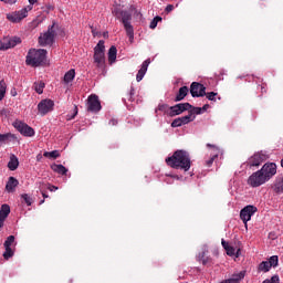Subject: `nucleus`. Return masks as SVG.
<instances>
[{
    "instance_id": "nucleus-1",
    "label": "nucleus",
    "mask_w": 283,
    "mask_h": 283,
    "mask_svg": "<svg viewBox=\"0 0 283 283\" xmlns=\"http://www.w3.org/2000/svg\"><path fill=\"white\" fill-rule=\"evenodd\" d=\"M166 164L171 169H181L182 171H189L191 169V156L187 150H176L172 156L166 158Z\"/></svg>"
},
{
    "instance_id": "nucleus-2",
    "label": "nucleus",
    "mask_w": 283,
    "mask_h": 283,
    "mask_svg": "<svg viewBox=\"0 0 283 283\" xmlns=\"http://www.w3.org/2000/svg\"><path fill=\"white\" fill-rule=\"evenodd\" d=\"M45 59H48V50L30 49L25 57V63L30 67H40V65H43Z\"/></svg>"
},
{
    "instance_id": "nucleus-3",
    "label": "nucleus",
    "mask_w": 283,
    "mask_h": 283,
    "mask_svg": "<svg viewBox=\"0 0 283 283\" xmlns=\"http://www.w3.org/2000/svg\"><path fill=\"white\" fill-rule=\"evenodd\" d=\"M55 25L56 23L53 22L52 25H49L48 31L39 36V44L42 48L54 44V39L56 38V30L54 29Z\"/></svg>"
},
{
    "instance_id": "nucleus-4",
    "label": "nucleus",
    "mask_w": 283,
    "mask_h": 283,
    "mask_svg": "<svg viewBox=\"0 0 283 283\" xmlns=\"http://www.w3.org/2000/svg\"><path fill=\"white\" fill-rule=\"evenodd\" d=\"M94 63L97 67H105V41L99 40L96 46L94 48Z\"/></svg>"
},
{
    "instance_id": "nucleus-5",
    "label": "nucleus",
    "mask_w": 283,
    "mask_h": 283,
    "mask_svg": "<svg viewBox=\"0 0 283 283\" xmlns=\"http://www.w3.org/2000/svg\"><path fill=\"white\" fill-rule=\"evenodd\" d=\"M122 23L126 30L130 43H134V27L132 25V13L129 11H120Z\"/></svg>"
},
{
    "instance_id": "nucleus-6",
    "label": "nucleus",
    "mask_w": 283,
    "mask_h": 283,
    "mask_svg": "<svg viewBox=\"0 0 283 283\" xmlns=\"http://www.w3.org/2000/svg\"><path fill=\"white\" fill-rule=\"evenodd\" d=\"M265 182H269L266 177H264V174H262V170H258L253 172L249 178H248V185L250 187H262V185H265Z\"/></svg>"
},
{
    "instance_id": "nucleus-7",
    "label": "nucleus",
    "mask_w": 283,
    "mask_h": 283,
    "mask_svg": "<svg viewBox=\"0 0 283 283\" xmlns=\"http://www.w3.org/2000/svg\"><path fill=\"white\" fill-rule=\"evenodd\" d=\"M13 127L17 129L22 136H27L28 138H31V136H34V128L30 127L28 124L17 119L13 122Z\"/></svg>"
},
{
    "instance_id": "nucleus-8",
    "label": "nucleus",
    "mask_w": 283,
    "mask_h": 283,
    "mask_svg": "<svg viewBox=\"0 0 283 283\" xmlns=\"http://www.w3.org/2000/svg\"><path fill=\"white\" fill-rule=\"evenodd\" d=\"M30 10H32V7H25L19 11H15L11 14L7 15V19L9 21H11L12 23H20V21H23V19H25V17H28V12H30Z\"/></svg>"
},
{
    "instance_id": "nucleus-9",
    "label": "nucleus",
    "mask_w": 283,
    "mask_h": 283,
    "mask_svg": "<svg viewBox=\"0 0 283 283\" xmlns=\"http://www.w3.org/2000/svg\"><path fill=\"white\" fill-rule=\"evenodd\" d=\"M190 94L192 98H200L202 96H207V87L198 82H192L190 85Z\"/></svg>"
},
{
    "instance_id": "nucleus-10",
    "label": "nucleus",
    "mask_w": 283,
    "mask_h": 283,
    "mask_svg": "<svg viewBox=\"0 0 283 283\" xmlns=\"http://www.w3.org/2000/svg\"><path fill=\"white\" fill-rule=\"evenodd\" d=\"M260 171L263 174L264 178L268 179V181L277 174V165L275 163H266L262 166Z\"/></svg>"
},
{
    "instance_id": "nucleus-11",
    "label": "nucleus",
    "mask_w": 283,
    "mask_h": 283,
    "mask_svg": "<svg viewBox=\"0 0 283 283\" xmlns=\"http://www.w3.org/2000/svg\"><path fill=\"white\" fill-rule=\"evenodd\" d=\"M258 212V208L255 206H247L240 211V219L244 223L245 227H248L247 222L251 220V217H253Z\"/></svg>"
},
{
    "instance_id": "nucleus-12",
    "label": "nucleus",
    "mask_w": 283,
    "mask_h": 283,
    "mask_svg": "<svg viewBox=\"0 0 283 283\" xmlns=\"http://www.w3.org/2000/svg\"><path fill=\"white\" fill-rule=\"evenodd\" d=\"M265 160H269V156L264 153H256L252 157L248 159V166L249 167H260L262 163Z\"/></svg>"
},
{
    "instance_id": "nucleus-13",
    "label": "nucleus",
    "mask_w": 283,
    "mask_h": 283,
    "mask_svg": "<svg viewBox=\"0 0 283 283\" xmlns=\"http://www.w3.org/2000/svg\"><path fill=\"white\" fill-rule=\"evenodd\" d=\"M54 109V101L52 99H42L38 104V111L41 116H45V114H50Z\"/></svg>"
},
{
    "instance_id": "nucleus-14",
    "label": "nucleus",
    "mask_w": 283,
    "mask_h": 283,
    "mask_svg": "<svg viewBox=\"0 0 283 283\" xmlns=\"http://www.w3.org/2000/svg\"><path fill=\"white\" fill-rule=\"evenodd\" d=\"M102 106H101V101L96 95H91L88 96L87 99V112H93V114H96L101 112Z\"/></svg>"
},
{
    "instance_id": "nucleus-15",
    "label": "nucleus",
    "mask_w": 283,
    "mask_h": 283,
    "mask_svg": "<svg viewBox=\"0 0 283 283\" xmlns=\"http://www.w3.org/2000/svg\"><path fill=\"white\" fill-rule=\"evenodd\" d=\"M191 107V104L189 103H180L176 104L175 106H170V113L169 116H180L184 112H189V108Z\"/></svg>"
},
{
    "instance_id": "nucleus-16",
    "label": "nucleus",
    "mask_w": 283,
    "mask_h": 283,
    "mask_svg": "<svg viewBox=\"0 0 283 283\" xmlns=\"http://www.w3.org/2000/svg\"><path fill=\"white\" fill-rule=\"evenodd\" d=\"M19 43H21V38L4 39L3 41H0V50L17 48Z\"/></svg>"
},
{
    "instance_id": "nucleus-17",
    "label": "nucleus",
    "mask_w": 283,
    "mask_h": 283,
    "mask_svg": "<svg viewBox=\"0 0 283 283\" xmlns=\"http://www.w3.org/2000/svg\"><path fill=\"white\" fill-rule=\"evenodd\" d=\"M151 63V60L147 59L143 62L142 67L139 69L137 75H136V81L137 83H140L143 78H145V74H147V67H149V64Z\"/></svg>"
},
{
    "instance_id": "nucleus-18",
    "label": "nucleus",
    "mask_w": 283,
    "mask_h": 283,
    "mask_svg": "<svg viewBox=\"0 0 283 283\" xmlns=\"http://www.w3.org/2000/svg\"><path fill=\"white\" fill-rule=\"evenodd\" d=\"M17 187H19V180L14 177H9L6 185V190L8 193H14Z\"/></svg>"
},
{
    "instance_id": "nucleus-19",
    "label": "nucleus",
    "mask_w": 283,
    "mask_h": 283,
    "mask_svg": "<svg viewBox=\"0 0 283 283\" xmlns=\"http://www.w3.org/2000/svg\"><path fill=\"white\" fill-rule=\"evenodd\" d=\"M189 94V87L181 86L175 97V103H178L180 101H185V97Z\"/></svg>"
},
{
    "instance_id": "nucleus-20",
    "label": "nucleus",
    "mask_w": 283,
    "mask_h": 283,
    "mask_svg": "<svg viewBox=\"0 0 283 283\" xmlns=\"http://www.w3.org/2000/svg\"><path fill=\"white\" fill-rule=\"evenodd\" d=\"M8 168L10 169V171H17V169H19V158L17 157V155L10 156Z\"/></svg>"
},
{
    "instance_id": "nucleus-21",
    "label": "nucleus",
    "mask_w": 283,
    "mask_h": 283,
    "mask_svg": "<svg viewBox=\"0 0 283 283\" xmlns=\"http://www.w3.org/2000/svg\"><path fill=\"white\" fill-rule=\"evenodd\" d=\"M52 171L55 174H60V176H66L67 175V168L61 164H53L51 166Z\"/></svg>"
},
{
    "instance_id": "nucleus-22",
    "label": "nucleus",
    "mask_w": 283,
    "mask_h": 283,
    "mask_svg": "<svg viewBox=\"0 0 283 283\" xmlns=\"http://www.w3.org/2000/svg\"><path fill=\"white\" fill-rule=\"evenodd\" d=\"M76 76V71L74 69H71L69 72L64 74V83H72Z\"/></svg>"
},
{
    "instance_id": "nucleus-23",
    "label": "nucleus",
    "mask_w": 283,
    "mask_h": 283,
    "mask_svg": "<svg viewBox=\"0 0 283 283\" xmlns=\"http://www.w3.org/2000/svg\"><path fill=\"white\" fill-rule=\"evenodd\" d=\"M14 138L17 137L12 133L0 134V145H6V143H10Z\"/></svg>"
},
{
    "instance_id": "nucleus-24",
    "label": "nucleus",
    "mask_w": 283,
    "mask_h": 283,
    "mask_svg": "<svg viewBox=\"0 0 283 283\" xmlns=\"http://www.w3.org/2000/svg\"><path fill=\"white\" fill-rule=\"evenodd\" d=\"M273 189L275 193H283V177L275 180Z\"/></svg>"
},
{
    "instance_id": "nucleus-25",
    "label": "nucleus",
    "mask_w": 283,
    "mask_h": 283,
    "mask_svg": "<svg viewBox=\"0 0 283 283\" xmlns=\"http://www.w3.org/2000/svg\"><path fill=\"white\" fill-rule=\"evenodd\" d=\"M118 50L116 49V46H111L108 50V62L115 63L116 62V54H117Z\"/></svg>"
},
{
    "instance_id": "nucleus-26",
    "label": "nucleus",
    "mask_w": 283,
    "mask_h": 283,
    "mask_svg": "<svg viewBox=\"0 0 283 283\" xmlns=\"http://www.w3.org/2000/svg\"><path fill=\"white\" fill-rule=\"evenodd\" d=\"M10 216V206L8 203H3L0 209V218L7 219Z\"/></svg>"
},
{
    "instance_id": "nucleus-27",
    "label": "nucleus",
    "mask_w": 283,
    "mask_h": 283,
    "mask_svg": "<svg viewBox=\"0 0 283 283\" xmlns=\"http://www.w3.org/2000/svg\"><path fill=\"white\" fill-rule=\"evenodd\" d=\"M156 112H164V114H167L169 116V114L171 113V106L167 104H159Z\"/></svg>"
},
{
    "instance_id": "nucleus-28",
    "label": "nucleus",
    "mask_w": 283,
    "mask_h": 283,
    "mask_svg": "<svg viewBox=\"0 0 283 283\" xmlns=\"http://www.w3.org/2000/svg\"><path fill=\"white\" fill-rule=\"evenodd\" d=\"M44 158H61V153L59 150H53V151H44L43 154Z\"/></svg>"
},
{
    "instance_id": "nucleus-29",
    "label": "nucleus",
    "mask_w": 283,
    "mask_h": 283,
    "mask_svg": "<svg viewBox=\"0 0 283 283\" xmlns=\"http://www.w3.org/2000/svg\"><path fill=\"white\" fill-rule=\"evenodd\" d=\"M259 271H263L264 273H269V271H271V265H270L269 261H262L259 264Z\"/></svg>"
},
{
    "instance_id": "nucleus-30",
    "label": "nucleus",
    "mask_w": 283,
    "mask_h": 283,
    "mask_svg": "<svg viewBox=\"0 0 283 283\" xmlns=\"http://www.w3.org/2000/svg\"><path fill=\"white\" fill-rule=\"evenodd\" d=\"M188 112L189 115H191V118H193V116L202 114V108L191 105Z\"/></svg>"
},
{
    "instance_id": "nucleus-31",
    "label": "nucleus",
    "mask_w": 283,
    "mask_h": 283,
    "mask_svg": "<svg viewBox=\"0 0 283 283\" xmlns=\"http://www.w3.org/2000/svg\"><path fill=\"white\" fill-rule=\"evenodd\" d=\"M179 119L181 120V125H189V123H192V120H196V116L191 117V115H186L182 117H179Z\"/></svg>"
},
{
    "instance_id": "nucleus-32",
    "label": "nucleus",
    "mask_w": 283,
    "mask_h": 283,
    "mask_svg": "<svg viewBox=\"0 0 283 283\" xmlns=\"http://www.w3.org/2000/svg\"><path fill=\"white\" fill-rule=\"evenodd\" d=\"M134 96H136V90L134 88V86H130L128 94H126V98L130 103H134V101H136V98Z\"/></svg>"
},
{
    "instance_id": "nucleus-33",
    "label": "nucleus",
    "mask_w": 283,
    "mask_h": 283,
    "mask_svg": "<svg viewBox=\"0 0 283 283\" xmlns=\"http://www.w3.org/2000/svg\"><path fill=\"white\" fill-rule=\"evenodd\" d=\"M160 21H163V18H160V15L155 17L149 24L150 30H156L158 22Z\"/></svg>"
},
{
    "instance_id": "nucleus-34",
    "label": "nucleus",
    "mask_w": 283,
    "mask_h": 283,
    "mask_svg": "<svg viewBox=\"0 0 283 283\" xmlns=\"http://www.w3.org/2000/svg\"><path fill=\"white\" fill-rule=\"evenodd\" d=\"M226 251H227V255H230V256L237 255V258H240V249L237 250L235 252V248L230 245Z\"/></svg>"
},
{
    "instance_id": "nucleus-35",
    "label": "nucleus",
    "mask_w": 283,
    "mask_h": 283,
    "mask_svg": "<svg viewBox=\"0 0 283 283\" xmlns=\"http://www.w3.org/2000/svg\"><path fill=\"white\" fill-rule=\"evenodd\" d=\"M6 81H0V101H3L6 98Z\"/></svg>"
},
{
    "instance_id": "nucleus-36",
    "label": "nucleus",
    "mask_w": 283,
    "mask_h": 283,
    "mask_svg": "<svg viewBox=\"0 0 283 283\" xmlns=\"http://www.w3.org/2000/svg\"><path fill=\"white\" fill-rule=\"evenodd\" d=\"M6 251L3 253V259L4 260H9L10 258L14 256V250H12V248H4Z\"/></svg>"
},
{
    "instance_id": "nucleus-37",
    "label": "nucleus",
    "mask_w": 283,
    "mask_h": 283,
    "mask_svg": "<svg viewBox=\"0 0 283 283\" xmlns=\"http://www.w3.org/2000/svg\"><path fill=\"white\" fill-rule=\"evenodd\" d=\"M44 87H45V83H43V82L34 84V88H35L36 94H43Z\"/></svg>"
},
{
    "instance_id": "nucleus-38",
    "label": "nucleus",
    "mask_w": 283,
    "mask_h": 283,
    "mask_svg": "<svg viewBox=\"0 0 283 283\" xmlns=\"http://www.w3.org/2000/svg\"><path fill=\"white\" fill-rule=\"evenodd\" d=\"M13 244H14V235H9L7 238V240L4 241L3 247L4 248H12Z\"/></svg>"
},
{
    "instance_id": "nucleus-39",
    "label": "nucleus",
    "mask_w": 283,
    "mask_h": 283,
    "mask_svg": "<svg viewBox=\"0 0 283 283\" xmlns=\"http://www.w3.org/2000/svg\"><path fill=\"white\" fill-rule=\"evenodd\" d=\"M22 200L28 205V207H32V197H29L28 193L21 195Z\"/></svg>"
},
{
    "instance_id": "nucleus-40",
    "label": "nucleus",
    "mask_w": 283,
    "mask_h": 283,
    "mask_svg": "<svg viewBox=\"0 0 283 283\" xmlns=\"http://www.w3.org/2000/svg\"><path fill=\"white\" fill-rule=\"evenodd\" d=\"M277 262H279V259H277V255H273L270 258V260L268 261V263L270 264V268L273 266H277Z\"/></svg>"
},
{
    "instance_id": "nucleus-41",
    "label": "nucleus",
    "mask_w": 283,
    "mask_h": 283,
    "mask_svg": "<svg viewBox=\"0 0 283 283\" xmlns=\"http://www.w3.org/2000/svg\"><path fill=\"white\" fill-rule=\"evenodd\" d=\"M78 114V106L75 105L73 108V115H67V120H74V118H76V115Z\"/></svg>"
},
{
    "instance_id": "nucleus-42",
    "label": "nucleus",
    "mask_w": 283,
    "mask_h": 283,
    "mask_svg": "<svg viewBox=\"0 0 283 283\" xmlns=\"http://www.w3.org/2000/svg\"><path fill=\"white\" fill-rule=\"evenodd\" d=\"M171 127H182V122H181L180 117L172 120Z\"/></svg>"
},
{
    "instance_id": "nucleus-43",
    "label": "nucleus",
    "mask_w": 283,
    "mask_h": 283,
    "mask_svg": "<svg viewBox=\"0 0 283 283\" xmlns=\"http://www.w3.org/2000/svg\"><path fill=\"white\" fill-rule=\"evenodd\" d=\"M263 283H280V276L274 275V276L271 277V280L263 281Z\"/></svg>"
},
{
    "instance_id": "nucleus-44",
    "label": "nucleus",
    "mask_w": 283,
    "mask_h": 283,
    "mask_svg": "<svg viewBox=\"0 0 283 283\" xmlns=\"http://www.w3.org/2000/svg\"><path fill=\"white\" fill-rule=\"evenodd\" d=\"M206 96L208 101H216V96H218V93L216 92L206 93Z\"/></svg>"
},
{
    "instance_id": "nucleus-45",
    "label": "nucleus",
    "mask_w": 283,
    "mask_h": 283,
    "mask_svg": "<svg viewBox=\"0 0 283 283\" xmlns=\"http://www.w3.org/2000/svg\"><path fill=\"white\" fill-rule=\"evenodd\" d=\"M207 258V252L202 251L198 254L197 260L198 262H202V260H205Z\"/></svg>"
},
{
    "instance_id": "nucleus-46",
    "label": "nucleus",
    "mask_w": 283,
    "mask_h": 283,
    "mask_svg": "<svg viewBox=\"0 0 283 283\" xmlns=\"http://www.w3.org/2000/svg\"><path fill=\"white\" fill-rule=\"evenodd\" d=\"M216 158H218V155H213L212 157H210V159L206 161L207 167H211Z\"/></svg>"
},
{
    "instance_id": "nucleus-47",
    "label": "nucleus",
    "mask_w": 283,
    "mask_h": 283,
    "mask_svg": "<svg viewBox=\"0 0 283 283\" xmlns=\"http://www.w3.org/2000/svg\"><path fill=\"white\" fill-rule=\"evenodd\" d=\"M45 189H48L49 191H56L59 190V187L48 184L45 185Z\"/></svg>"
},
{
    "instance_id": "nucleus-48",
    "label": "nucleus",
    "mask_w": 283,
    "mask_h": 283,
    "mask_svg": "<svg viewBox=\"0 0 283 283\" xmlns=\"http://www.w3.org/2000/svg\"><path fill=\"white\" fill-rule=\"evenodd\" d=\"M201 263L203 264V266H207V264H211V258L206 256V258L201 261Z\"/></svg>"
},
{
    "instance_id": "nucleus-49",
    "label": "nucleus",
    "mask_w": 283,
    "mask_h": 283,
    "mask_svg": "<svg viewBox=\"0 0 283 283\" xmlns=\"http://www.w3.org/2000/svg\"><path fill=\"white\" fill-rule=\"evenodd\" d=\"M40 192L42 193V198L45 200V198H50V196H48V191H45L43 188H40Z\"/></svg>"
},
{
    "instance_id": "nucleus-50",
    "label": "nucleus",
    "mask_w": 283,
    "mask_h": 283,
    "mask_svg": "<svg viewBox=\"0 0 283 283\" xmlns=\"http://www.w3.org/2000/svg\"><path fill=\"white\" fill-rule=\"evenodd\" d=\"M221 244H222L223 249H226V251L231 247V245H229V242L224 241V239H222Z\"/></svg>"
},
{
    "instance_id": "nucleus-51",
    "label": "nucleus",
    "mask_w": 283,
    "mask_h": 283,
    "mask_svg": "<svg viewBox=\"0 0 283 283\" xmlns=\"http://www.w3.org/2000/svg\"><path fill=\"white\" fill-rule=\"evenodd\" d=\"M261 94H266V84L260 85Z\"/></svg>"
},
{
    "instance_id": "nucleus-52",
    "label": "nucleus",
    "mask_w": 283,
    "mask_h": 283,
    "mask_svg": "<svg viewBox=\"0 0 283 283\" xmlns=\"http://www.w3.org/2000/svg\"><path fill=\"white\" fill-rule=\"evenodd\" d=\"M209 107H210L209 104H206L202 107H200L201 114H205V112H207V109H209Z\"/></svg>"
},
{
    "instance_id": "nucleus-53",
    "label": "nucleus",
    "mask_w": 283,
    "mask_h": 283,
    "mask_svg": "<svg viewBox=\"0 0 283 283\" xmlns=\"http://www.w3.org/2000/svg\"><path fill=\"white\" fill-rule=\"evenodd\" d=\"M166 12H174V4H168L166 7Z\"/></svg>"
},
{
    "instance_id": "nucleus-54",
    "label": "nucleus",
    "mask_w": 283,
    "mask_h": 283,
    "mask_svg": "<svg viewBox=\"0 0 283 283\" xmlns=\"http://www.w3.org/2000/svg\"><path fill=\"white\" fill-rule=\"evenodd\" d=\"M36 160H38V163H41V160H43V155L38 154L36 155Z\"/></svg>"
},
{
    "instance_id": "nucleus-55",
    "label": "nucleus",
    "mask_w": 283,
    "mask_h": 283,
    "mask_svg": "<svg viewBox=\"0 0 283 283\" xmlns=\"http://www.w3.org/2000/svg\"><path fill=\"white\" fill-rule=\"evenodd\" d=\"M4 222H6V219L0 217V229H3Z\"/></svg>"
},
{
    "instance_id": "nucleus-56",
    "label": "nucleus",
    "mask_w": 283,
    "mask_h": 283,
    "mask_svg": "<svg viewBox=\"0 0 283 283\" xmlns=\"http://www.w3.org/2000/svg\"><path fill=\"white\" fill-rule=\"evenodd\" d=\"M3 1L4 3H14V0H0Z\"/></svg>"
},
{
    "instance_id": "nucleus-57",
    "label": "nucleus",
    "mask_w": 283,
    "mask_h": 283,
    "mask_svg": "<svg viewBox=\"0 0 283 283\" xmlns=\"http://www.w3.org/2000/svg\"><path fill=\"white\" fill-rule=\"evenodd\" d=\"M207 147H211L212 149H218V147H216V145H211V144H207Z\"/></svg>"
},
{
    "instance_id": "nucleus-58",
    "label": "nucleus",
    "mask_w": 283,
    "mask_h": 283,
    "mask_svg": "<svg viewBox=\"0 0 283 283\" xmlns=\"http://www.w3.org/2000/svg\"><path fill=\"white\" fill-rule=\"evenodd\" d=\"M29 3H30L31 6H34V4L36 3V0H29Z\"/></svg>"
},
{
    "instance_id": "nucleus-59",
    "label": "nucleus",
    "mask_w": 283,
    "mask_h": 283,
    "mask_svg": "<svg viewBox=\"0 0 283 283\" xmlns=\"http://www.w3.org/2000/svg\"><path fill=\"white\" fill-rule=\"evenodd\" d=\"M93 36H96V31L92 30Z\"/></svg>"
},
{
    "instance_id": "nucleus-60",
    "label": "nucleus",
    "mask_w": 283,
    "mask_h": 283,
    "mask_svg": "<svg viewBox=\"0 0 283 283\" xmlns=\"http://www.w3.org/2000/svg\"><path fill=\"white\" fill-rule=\"evenodd\" d=\"M93 36H96V31L92 30Z\"/></svg>"
},
{
    "instance_id": "nucleus-61",
    "label": "nucleus",
    "mask_w": 283,
    "mask_h": 283,
    "mask_svg": "<svg viewBox=\"0 0 283 283\" xmlns=\"http://www.w3.org/2000/svg\"><path fill=\"white\" fill-rule=\"evenodd\" d=\"M43 202H45V199L41 200V201H40V205H43Z\"/></svg>"
}]
</instances>
